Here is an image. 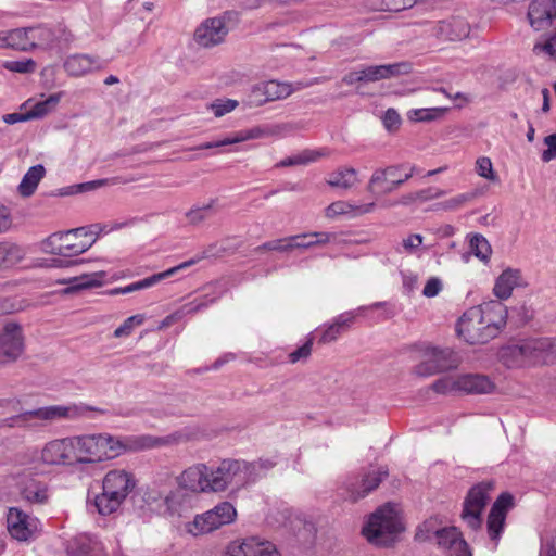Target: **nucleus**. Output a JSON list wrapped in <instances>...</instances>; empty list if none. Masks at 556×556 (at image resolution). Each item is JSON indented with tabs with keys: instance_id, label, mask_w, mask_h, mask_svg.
<instances>
[{
	"instance_id": "aec40b11",
	"label": "nucleus",
	"mask_w": 556,
	"mask_h": 556,
	"mask_svg": "<svg viewBox=\"0 0 556 556\" xmlns=\"http://www.w3.org/2000/svg\"><path fill=\"white\" fill-rule=\"evenodd\" d=\"M177 484L180 489L192 493L213 492L211 468L205 464L190 466L177 477Z\"/></svg>"
},
{
	"instance_id": "9d476101",
	"label": "nucleus",
	"mask_w": 556,
	"mask_h": 556,
	"mask_svg": "<svg viewBox=\"0 0 556 556\" xmlns=\"http://www.w3.org/2000/svg\"><path fill=\"white\" fill-rule=\"evenodd\" d=\"M24 52L40 50L49 51L60 48L62 42H68L71 34L65 28L37 24L23 27Z\"/></svg>"
},
{
	"instance_id": "bb28decb",
	"label": "nucleus",
	"mask_w": 556,
	"mask_h": 556,
	"mask_svg": "<svg viewBox=\"0 0 556 556\" xmlns=\"http://www.w3.org/2000/svg\"><path fill=\"white\" fill-rule=\"evenodd\" d=\"M387 476L388 471L382 467L370 468L359 480L348 485V500L356 502L365 497L375 490Z\"/></svg>"
},
{
	"instance_id": "2eb2a0df",
	"label": "nucleus",
	"mask_w": 556,
	"mask_h": 556,
	"mask_svg": "<svg viewBox=\"0 0 556 556\" xmlns=\"http://www.w3.org/2000/svg\"><path fill=\"white\" fill-rule=\"evenodd\" d=\"M75 459L72 435L46 442L39 453V460L46 466L73 467Z\"/></svg>"
},
{
	"instance_id": "ddd939ff",
	"label": "nucleus",
	"mask_w": 556,
	"mask_h": 556,
	"mask_svg": "<svg viewBox=\"0 0 556 556\" xmlns=\"http://www.w3.org/2000/svg\"><path fill=\"white\" fill-rule=\"evenodd\" d=\"M420 354L422 361L414 369L417 376L429 377L456 368L459 364L455 352L448 348L440 349L432 345H422Z\"/></svg>"
},
{
	"instance_id": "c9c22d12",
	"label": "nucleus",
	"mask_w": 556,
	"mask_h": 556,
	"mask_svg": "<svg viewBox=\"0 0 556 556\" xmlns=\"http://www.w3.org/2000/svg\"><path fill=\"white\" fill-rule=\"evenodd\" d=\"M330 232H309L291 236V249H308L315 245L326 244L334 238Z\"/></svg>"
},
{
	"instance_id": "4468645a",
	"label": "nucleus",
	"mask_w": 556,
	"mask_h": 556,
	"mask_svg": "<svg viewBox=\"0 0 556 556\" xmlns=\"http://www.w3.org/2000/svg\"><path fill=\"white\" fill-rule=\"evenodd\" d=\"M90 410L97 409L84 404L51 405L39 407L34 410H27L23 413L20 418L26 424H31L35 419L46 424H51L63 419H77L85 416L86 413Z\"/></svg>"
},
{
	"instance_id": "a19ab883",
	"label": "nucleus",
	"mask_w": 556,
	"mask_h": 556,
	"mask_svg": "<svg viewBox=\"0 0 556 556\" xmlns=\"http://www.w3.org/2000/svg\"><path fill=\"white\" fill-rule=\"evenodd\" d=\"M417 0H368L367 7L374 11H402L412 8Z\"/></svg>"
},
{
	"instance_id": "6e6d98bb",
	"label": "nucleus",
	"mask_w": 556,
	"mask_h": 556,
	"mask_svg": "<svg viewBox=\"0 0 556 556\" xmlns=\"http://www.w3.org/2000/svg\"><path fill=\"white\" fill-rule=\"evenodd\" d=\"M476 172L477 174L491 181H495L497 176L493 169V164L490 157L480 156L476 161Z\"/></svg>"
},
{
	"instance_id": "c03bdc74",
	"label": "nucleus",
	"mask_w": 556,
	"mask_h": 556,
	"mask_svg": "<svg viewBox=\"0 0 556 556\" xmlns=\"http://www.w3.org/2000/svg\"><path fill=\"white\" fill-rule=\"evenodd\" d=\"M446 111L447 108L413 109L407 117L413 122H430L443 116Z\"/></svg>"
},
{
	"instance_id": "bf43d9fd",
	"label": "nucleus",
	"mask_w": 556,
	"mask_h": 556,
	"mask_svg": "<svg viewBox=\"0 0 556 556\" xmlns=\"http://www.w3.org/2000/svg\"><path fill=\"white\" fill-rule=\"evenodd\" d=\"M276 465V463L271 459H258L256 462H253V463H249V466H251L253 468V470H251V483L254 482L256 479L261 478L262 476H264L268 470H270L274 466Z\"/></svg>"
},
{
	"instance_id": "0e129e2a",
	"label": "nucleus",
	"mask_w": 556,
	"mask_h": 556,
	"mask_svg": "<svg viewBox=\"0 0 556 556\" xmlns=\"http://www.w3.org/2000/svg\"><path fill=\"white\" fill-rule=\"evenodd\" d=\"M382 123L388 131H394L401 125L400 114L394 109H388L383 114Z\"/></svg>"
},
{
	"instance_id": "1a4fd4ad",
	"label": "nucleus",
	"mask_w": 556,
	"mask_h": 556,
	"mask_svg": "<svg viewBox=\"0 0 556 556\" xmlns=\"http://www.w3.org/2000/svg\"><path fill=\"white\" fill-rule=\"evenodd\" d=\"M251 470L245 460L224 459L215 469H211L213 492H223L228 488L240 490L251 483Z\"/></svg>"
},
{
	"instance_id": "603ef678",
	"label": "nucleus",
	"mask_w": 556,
	"mask_h": 556,
	"mask_svg": "<svg viewBox=\"0 0 556 556\" xmlns=\"http://www.w3.org/2000/svg\"><path fill=\"white\" fill-rule=\"evenodd\" d=\"M223 556H253L249 539L231 541L225 548Z\"/></svg>"
},
{
	"instance_id": "5fc2aeb1",
	"label": "nucleus",
	"mask_w": 556,
	"mask_h": 556,
	"mask_svg": "<svg viewBox=\"0 0 556 556\" xmlns=\"http://www.w3.org/2000/svg\"><path fill=\"white\" fill-rule=\"evenodd\" d=\"M257 252L276 251L281 253L291 252V240L290 237L275 239L267 241L256 248Z\"/></svg>"
},
{
	"instance_id": "393cba45",
	"label": "nucleus",
	"mask_w": 556,
	"mask_h": 556,
	"mask_svg": "<svg viewBox=\"0 0 556 556\" xmlns=\"http://www.w3.org/2000/svg\"><path fill=\"white\" fill-rule=\"evenodd\" d=\"M531 27L545 30L556 23V0H533L528 10Z\"/></svg>"
},
{
	"instance_id": "49530a36",
	"label": "nucleus",
	"mask_w": 556,
	"mask_h": 556,
	"mask_svg": "<svg viewBox=\"0 0 556 556\" xmlns=\"http://www.w3.org/2000/svg\"><path fill=\"white\" fill-rule=\"evenodd\" d=\"M2 247V258H3V267H11L16 265L24 258V250L13 243H1Z\"/></svg>"
},
{
	"instance_id": "412c9836",
	"label": "nucleus",
	"mask_w": 556,
	"mask_h": 556,
	"mask_svg": "<svg viewBox=\"0 0 556 556\" xmlns=\"http://www.w3.org/2000/svg\"><path fill=\"white\" fill-rule=\"evenodd\" d=\"M225 17L215 16L204 20L194 31L198 45L210 48L222 43L228 35Z\"/></svg>"
},
{
	"instance_id": "a18cd8bd",
	"label": "nucleus",
	"mask_w": 556,
	"mask_h": 556,
	"mask_svg": "<svg viewBox=\"0 0 556 556\" xmlns=\"http://www.w3.org/2000/svg\"><path fill=\"white\" fill-rule=\"evenodd\" d=\"M445 194H446V191L443 189L435 188V187H429V188L416 191L414 193H410V194L404 197L402 203L408 204V203H412L415 201L426 202V201H431L434 199L442 198Z\"/></svg>"
},
{
	"instance_id": "052dcab7",
	"label": "nucleus",
	"mask_w": 556,
	"mask_h": 556,
	"mask_svg": "<svg viewBox=\"0 0 556 556\" xmlns=\"http://www.w3.org/2000/svg\"><path fill=\"white\" fill-rule=\"evenodd\" d=\"M238 105L236 100L227 99V100H216L215 102L210 104L211 110L213 111L216 117H220L231 111H233Z\"/></svg>"
},
{
	"instance_id": "b1692460",
	"label": "nucleus",
	"mask_w": 556,
	"mask_h": 556,
	"mask_svg": "<svg viewBox=\"0 0 556 556\" xmlns=\"http://www.w3.org/2000/svg\"><path fill=\"white\" fill-rule=\"evenodd\" d=\"M18 495L30 506H42L49 503L51 490L42 480L34 477H26L17 484Z\"/></svg>"
},
{
	"instance_id": "3c124183",
	"label": "nucleus",
	"mask_w": 556,
	"mask_h": 556,
	"mask_svg": "<svg viewBox=\"0 0 556 556\" xmlns=\"http://www.w3.org/2000/svg\"><path fill=\"white\" fill-rule=\"evenodd\" d=\"M477 195H478L477 191L459 193V194L444 201L441 204V206L443 210H446V211H455V210L463 207L467 203L473 201L477 198Z\"/></svg>"
},
{
	"instance_id": "4c0bfd02",
	"label": "nucleus",
	"mask_w": 556,
	"mask_h": 556,
	"mask_svg": "<svg viewBox=\"0 0 556 556\" xmlns=\"http://www.w3.org/2000/svg\"><path fill=\"white\" fill-rule=\"evenodd\" d=\"M45 167L42 165L31 166L26 174L23 176L22 181L18 185V192L23 197L31 195L37 189L40 180L45 176Z\"/></svg>"
},
{
	"instance_id": "f257e3e1",
	"label": "nucleus",
	"mask_w": 556,
	"mask_h": 556,
	"mask_svg": "<svg viewBox=\"0 0 556 556\" xmlns=\"http://www.w3.org/2000/svg\"><path fill=\"white\" fill-rule=\"evenodd\" d=\"M72 438L76 466L111 460L127 452L152 448L165 442L180 443L188 440V437L181 432L173 433L167 439L147 434L115 437L104 432L72 435Z\"/></svg>"
},
{
	"instance_id": "7ed1b4c3",
	"label": "nucleus",
	"mask_w": 556,
	"mask_h": 556,
	"mask_svg": "<svg viewBox=\"0 0 556 556\" xmlns=\"http://www.w3.org/2000/svg\"><path fill=\"white\" fill-rule=\"evenodd\" d=\"M124 224H93L48 237L45 249L52 254L65 257L77 256L89 250L101 233L121 229Z\"/></svg>"
},
{
	"instance_id": "2f4dec72",
	"label": "nucleus",
	"mask_w": 556,
	"mask_h": 556,
	"mask_svg": "<svg viewBox=\"0 0 556 556\" xmlns=\"http://www.w3.org/2000/svg\"><path fill=\"white\" fill-rule=\"evenodd\" d=\"M197 263L195 260H189V261H186L175 267H172L165 271H162V273H157V274H154L150 277H147L142 280H139V281H136V282H132L126 287H124V293L127 294V293H131V292H135V291H139V290H142V289H147V288H150L156 283H159L160 281L166 279V278H169L172 277L173 275H175L176 273H178L179 270L181 269H185V268H188L192 265H194Z\"/></svg>"
},
{
	"instance_id": "f3484780",
	"label": "nucleus",
	"mask_w": 556,
	"mask_h": 556,
	"mask_svg": "<svg viewBox=\"0 0 556 556\" xmlns=\"http://www.w3.org/2000/svg\"><path fill=\"white\" fill-rule=\"evenodd\" d=\"M289 129L288 125L286 124H277V125H268L264 127H253L250 129H243L239 130L237 132L230 134L226 136L225 138L212 142H205L193 150H205V149H213V148H219L225 147L229 144H236L240 142H244L248 140L253 139H261V138H267V137H274V136H281Z\"/></svg>"
},
{
	"instance_id": "423d86ee",
	"label": "nucleus",
	"mask_w": 556,
	"mask_h": 556,
	"mask_svg": "<svg viewBox=\"0 0 556 556\" xmlns=\"http://www.w3.org/2000/svg\"><path fill=\"white\" fill-rule=\"evenodd\" d=\"M510 367L556 361V343L551 338H533L506 349L504 355Z\"/></svg>"
},
{
	"instance_id": "0eeeda50",
	"label": "nucleus",
	"mask_w": 556,
	"mask_h": 556,
	"mask_svg": "<svg viewBox=\"0 0 556 556\" xmlns=\"http://www.w3.org/2000/svg\"><path fill=\"white\" fill-rule=\"evenodd\" d=\"M496 386L482 374L447 375L435 380L431 389L440 394H491Z\"/></svg>"
},
{
	"instance_id": "8fccbe9b",
	"label": "nucleus",
	"mask_w": 556,
	"mask_h": 556,
	"mask_svg": "<svg viewBox=\"0 0 556 556\" xmlns=\"http://www.w3.org/2000/svg\"><path fill=\"white\" fill-rule=\"evenodd\" d=\"M146 320V317L143 314H137V315H132L130 317H128L127 319L124 320V323L115 329L114 331V337L115 338H125V337H129L135 327L137 326H141Z\"/></svg>"
},
{
	"instance_id": "338daca9",
	"label": "nucleus",
	"mask_w": 556,
	"mask_h": 556,
	"mask_svg": "<svg viewBox=\"0 0 556 556\" xmlns=\"http://www.w3.org/2000/svg\"><path fill=\"white\" fill-rule=\"evenodd\" d=\"M443 289L442 280L438 277H431L422 289V295L426 298L437 296Z\"/></svg>"
},
{
	"instance_id": "cd10ccee",
	"label": "nucleus",
	"mask_w": 556,
	"mask_h": 556,
	"mask_svg": "<svg viewBox=\"0 0 556 556\" xmlns=\"http://www.w3.org/2000/svg\"><path fill=\"white\" fill-rule=\"evenodd\" d=\"M362 70L364 83H375L409 74L412 72V64L408 62H399L394 64L366 66L362 67Z\"/></svg>"
},
{
	"instance_id": "4be33fe9",
	"label": "nucleus",
	"mask_w": 556,
	"mask_h": 556,
	"mask_svg": "<svg viewBox=\"0 0 556 556\" xmlns=\"http://www.w3.org/2000/svg\"><path fill=\"white\" fill-rule=\"evenodd\" d=\"M294 89L288 83L269 80L255 85L250 93V103L262 105L266 102L277 101L289 97Z\"/></svg>"
},
{
	"instance_id": "9b49d317",
	"label": "nucleus",
	"mask_w": 556,
	"mask_h": 556,
	"mask_svg": "<svg viewBox=\"0 0 556 556\" xmlns=\"http://www.w3.org/2000/svg\"><path fill=\"white\" fill-rule=\"evenodd\" d=\"M402 168L403 167L399 165H390L375 169L367 182L366 190L374 195L375 199H378L393 193L415 174L420 173L416 166H409L408 172L404 174V179H397V172Z\"/></svg>"
},
{
	"instance_id": "dca6fc26",
	"label": "nucleus",
	"mask_w": 556,
	"mask_h": 556,
	"mask_svg": "<svg viewBox=\"0 0 556 556\" xmlns=\"http://www.w3.org/2000/svg\"><path fill=\"white\" fill-rule=\"evenodd\" d=\"M41 528L40 520L14 506L7 511V529L9 534L16 541L26 542L35 538Z\"/></svg>"
},
{
	"instance_id": "20e7f679",
	"label": "nucleus",
	"mask_w": 556,
	"mask_h": 556,
	"mask_svg": "<svg viewBox=\"0 0 556 556\" xmlns=\"http://www.w3.org/2000/svg\"><path fill=\"white\" fill-rule=\"evenodd\" d=\"M136 485L134 472L124 468L110 469L102 478V492L94 497L98 513L102 516L116 513Z\"/></svg>"
},
{
	"instance_id": "f8f14e48",
	"label": "nucleus",
	"mask_w": 556,
	"mask_h": 556,
	"mask_svg": "<svg viewBox=\"0 0 556 556\" xmlns=\"http://www.w3.org/2000/svg\"><path fill=\"white\" fill-rule=\"evenodd\" d=\"M493 482L486 481L473 485L467 493L460 514L462 520L472 530L482 525V511L491 500Z\"/></svg>"
},
{
	"instance_id": "f03ea898",
	"label": "nucleus",
	"mask_w": 556,
	"mask_h": 556,
	"mask_svg": "<svg viewBox=\"0 0 556 556\" xmlns=\"http://www.w3.org/2000/svg\"><path fill=\"white\" fill-rule=\"evenodd\" d=\"M506 319V306L500 301H489L467 309L458 319L456 331L469 344H483L498 334Z\"/></svg>"
},
{
	"instance_id": "473e14b6",
	"label": "nucleus",
	"mask_w": 556,
	"mask_h": 556,
	"mask_svg": "<svg viewBox=\"0 0 556 556\" xmlns=\"http://www.w3.org/2000/svg\"><path fill=\"white\" fill-rule=\"evenodd\" d=\"M327 184L332 188L350 190L359 184L358 170L350 166H341L330 173Z\"/></svg>"
},
{
	"instance_id": "5701e85b",
	"label": "nucleus",
	"mask_w": 556,
	"mask_h": 556,
	"mask_svg": "<svg viewBox=\"0 0 556 556\" xmlns=\"http://www.w3.org/2000/svg\"><path fill=\"white\" fill-rule=\"evenodd\" d=\"M438 546L447 556H472L462 532L456 527H445L433 532Z\"/></svg>"
},
{
	"instance_id": "c756f323",
	"label": "nucleus",
	"mask_w": 556,
	"mask_h": 556,
	"mask_svg": "<svg viewBox=\"0 0 556 556\" xmlns=\"http://www.w3.org/2000/svg\"><path fill=\"white\" fill-rule=\"evenodd\" d=\"M433 31L439 39L455 41L467 38L470 33V26L462 17H452L438 22Z\"/></svg>"
},
{
	"instance_id": "69168bd1",
	"label": "nucleus",
	"mask_w": 556,
	"mask_h": 556,
	"mask_svg": "<svg viewBox=\"0 0 556 556\" xmlns=\"http://www.w3.org/2000/svg\"><path fill=\"white\" fill-rule=\"evenodd\" d=\"M533 51L535 54H546L556 58V36L551 37L543 43H535Z\"/></svg>"
},
{
	"instance_id": "864d4df0",
	"label": "nucleus",
	"mask_w": 556,
	"mask_h": 556,
	"mask_svg": "<svg viewBox=\"0 0 556 556\" xmlns=\"http://www.w3.org/2000/svg\"><path fill=\"white\" fill-rule=\"evenodd\" d=\"M5 70L13 73L29 74L34 73L37 64L33 59H23L18 61H5L2 65Z\"/></svg>"
},
{
	"instance_id": "e433bc0d",
	"label": "nucleus",
	"mask_w": 556,
	"mask_h": 556,
	"mask_svg": "<svg viewBox=\"0 0 556 556\" xmlns=\"http://www.w3.org/2000/svg\"><path fill=\"white\" fill-rule=\"evenodd\" d=\"M75 556H105L101 542L89 535H81L71 546Z\"/></svg>"
},
{
	"instance_id": "13d9d810",
	"label": "nucleus",
	"mask_w": 556,
	"mask_h": 556,
	"mask_svg": "<svg viewBox=\"0 0 556 556\" xmlns=\"http://www.w3.org/2000/svg\"><path fill=\"white\" fill-rule=\"evenodd\" d=\"M214 203H215V201H211L208 204H205L203 206L191 208L187 213V218L192 224L201 223L202 220L206 219L211 215Z\"/></svg>"
},
{
	"instance_id": "79ce46f5",
	"label": "nucleus",
	"mask_w": 556,
	"mask_h": 556,
	"mask_svg": "<svg viewBox=\"0 0 556 556\" xmlns=\"http://www.w3.org/2000/svg\"><path fill=\"white\" fill-rule=\"evenodd\" d=\"M253 556H280L276 545L258 536H248Z\"/></svg>"
},
{
	"instance_id": "774afa93",
	"label": "nucleus",
	"mask_w": 556,
	"mask_h": 556,
	"mask_svg": "<svg viewBox=\"0 0 556 556\" xmlns=\"http://www.w3.org/2000/svg\"><path fill=\"white\" fill-rule=\"evenodd\" d=\"M143 500L148 505H155L159 509L163 508L164 496L155 486H150L144 492Z\"/></svg>"
},
{
	"instance_id": "09e8293b",
	"label": "nucleus",
	"mask_w": 556,
	"mask_h": 556,
	"mask_svg": "<svg viewBox=\"0 0 556 556\" xmlns=\"http://www.w3.org/2000/svg\"><path fill=\"white\" fill-rule=\"evenodd\" d=\"M470 251L481 261L488 262L491 255V247L488 240L481 235H473L470 238Z\"/></svg>"
},
{
	"instance_id": "6e6552de",
	"label": "nucleus",
	"mask_w": 556,
	"mask_h": 556,
	"mask_svg": "<svg viewBox=\"0 0 556 556\" xmlns=\"http://www.w3.org/2000/svg\"><path fill=\"white\" fill-rule=\"evenodd\" d=\"M237 516V509L233 504L224 501L213 508L195 515L192 521L185 525V530L193 536L204 535L233 523Z\"/></svg>"
},
{
	"instance_id": "e2e57ef3",
	"label": "nucleus",
	"mask_w": 556,
	"mask_h": 556,
	"mask_svg": "<svg viewBox=\"0 0 556 556\" xmlns=\"http://www.w3.org/2000/svg\"><path fill=\"white\" fill-rule=\"evenodd\" d=\"M313 340L308 339L302 346L298 348L289 354V361L295 364L301 361H305L312 353Z\"/></svg>"
},
{
	"instance_id": "7c9ffc66",
	"label": "nucleus",
	"mask_w": 556,
	"mask_h": 556,
	"mask_svg": "<svg viewBox=\"0 0 556 556\" xmlns=\"http://www.w3.org/2000/svg\"><path fill=\"white\" fill-rule=\"evenodd\" d=\"M104 67L102 60L88 54H73L64 62L65 72L74 77L87 75Z\"/></svg>"
},
{
	"instance_id": "a878e982",
	"label": "nucleus",
	"mask_w": 556,
	"mask_h": 556,
	"mask_svg": "<svg viewBox=\"0 0 556 556\" xmlns=\"http://www.w3.org/2000/svg\"><path fill=\"white\" fill-rule=\"evenodd\" d=\"M376 207V200L366 203H358L350 200H338L325 208V216L331 220L340 216H344L346 218H356L372 213Z\"/></svg>"
},
{
	"instance_id": "37998d69",
	"label": "nucleus",
	"mask_w": 556,
	"mask_h": 556,
	"mask_svg": "<svg viewBox=\"0 0 556 556\" xmlns=\"http://www.w3.org/2000/svg\"><path fill=\"white\" fill-rule=\"evenodd\" d=\"M61 93L50 94L47 99L36 102L28 111L30 119L40 118L50 113L60 102Z\"/></svg>"
},
{
	"instance_id": "72a5a7b5",
	"label": "nucleus",
	"mask_w": 556,
	"mask_h": 556,
	"mask_svg": "<svg viewBox=\"0 0 556 556\" xmlns=\"http://www.w3.org/2000/svg\"><path fill=\"white\" fill-rule=\"evenodd\" d=\"M164 513L169 516H184L190 509V498L180 490L170 491L164 496Z\"/></svg>"
},
{
	"instance_id": "de8ad7c7",
	"label": "nucleus",
	"mask_w": 556,
	"mask_h": 556,
	"mask_svg": "<svg viewBox=\"0 0 556 556\" xmlns=\"http://www.w3.org/2000/svg\"><path fill=\"white\" fill-rule=\"evenodd\" d=\"M217 296H210V294H205L200 298H195L194 300L184 304L179 309V314L181 317L198 313L204 308H206L210 304L214 303Z\"/></svg>"
},
{
	"instance_id": "6ab92c4d",
	"label": "nucleus",
	"mask_w": 556,
	"mask_h": 556,
	"mask_svg": "<svg viewBox=\"0 0 556 556\" xmlns=\"http://www.w3.org/2000/svg\"><path fill=\"white\" fill-rule=\"evenodd\" d=\"M514 506V498L509 493H502L491 507L486 519L488 536L496 547L505 529L507 513Z\"/></svg>"
},
{
	"instance_id": "4d7b16f0",
	"label": "nucleus",
	"mask_w": 556,
	"mask_h": 556,
	"mask_svg": "<svg viewBox=\"0 0 556 556\" xmlns=\"http://www.w3.org/2000/svg\"><path fill=\"white\" fill-rule=\"evenodd\" d=\"M424 238L421 235L413 233L403 238L401 241V248H397L396 251L400 253L415 254L420 245L422 244Z\"/></svg>"
},
{
	"instance_id": "c85d7f7f",
	"label": "nucleus",
	"mask_w": 556,
	"mask_h": 556,
	"mask_svg": "<svg viewBox=\"0 0 556 556\" xmlns=\"http://www.w3.org/2000/svg\"><path fill=\"white\" fill-rule=\"evenodd\" d=\"M527 283L519 269L507 268L496 278L493 293L497 301L507 300L511 296L514 289L525 287Z\"/></svg>"
},
{
	"instance_id": "a211bd4d",
	"label": "nucleus",
	"mask_w": 556,
	"mask_h": 556,
	"mask_svg": "<svg viewBox=\"0 0 556 556\" xmlns=\"http://www.w3.org/2000/svg\"><path fill=\"white\" fill-rule=\"evenodd\" d=\"M24 333L21 325L7 323L0 331V365L16 362L24 352Z\"/></svg>"
},
{
	"instance_id": "680f3d73",
	"label": "nucleus",
	"mask_w": 556,
	"mask_h": 556,
	"mask_svg": "<svg viewBox=\"0 0 556 556\" xmlns=\"http://www.w3.org/2000/svg\"><path fill=\"white\" fill-rule=\"evenodd\" d=\"M546 149L542 151L541 160L544 163H549L556 159V132L548 135L543 140Z\"/></svg>"
},
{
	"instance_id": "58836bf2",
	"label": "nucleus",
	"mask_w": 556,
	"mask_h": 556,
	"mask_svg": "<svg viewBox=\"0 0 556 556\" xmlns=\"http://www.w3.org/2000/svg\"><path fill=\"white\" fill-rule=\"evenodd\" d=\"M106 276V271L100 270L73 277L67 282L72 283L73 289L96 288L101 287L104 283Z\"/></svg>"
},
{
	"instance_id": "f704fd0d",
	"label": "nucleus",
	"mask_w": 556,
	"mask_h": 556,
	"mask_svg": "<svg viewBox=\"0 0 556 556\" xmlns=\"http://www.w3.org/2000/svg\"><path fill=\"white\" fill-rule=\"evenodd\" d=\"M331 155V151L328 148H320V149H306L301 151L300 153L286 157L278 166L286 167V166H295V165H306L313 162H317L320 159L329 157Z\"/></svg>"
},
{
	"instance_id": "39448f33",
	"label": "nucleus",
	"mask_w": 556,
	"mask_h": 556,
	"mask_svg": "<svg viewBox=\"0 0 556 556\" xmlns=\"http://www.w3.org/2000/svg\"><path fill=\"white\" fill-rule=\"evenodd\" d=\"M403 529L394 506L386 504L368 517L362 533L369 543L387 546L397 539Z\"/></svg>"
},
{
	"instance_id": "ea45409f",
	"label": "nucleus",
	"mask_w": 556,
	"mask_h": 556,
	"mask_svg": "<svg viewBox=\"0 0 556 556\" xmlns=\"http://www.w3.org/2000/svg\"><path fill=\"white\" fill-rule=\"evenodd\" d=\"M0 49H12L24 52L23 27L0 30Z\"/></svg>"
}]
</instances>
